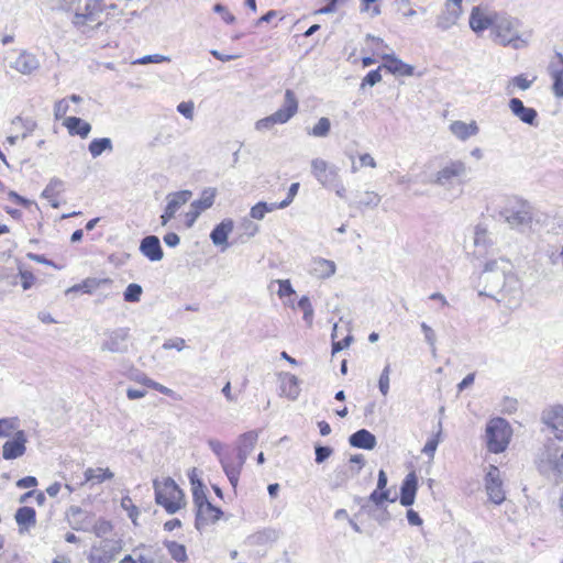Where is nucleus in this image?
<instances>
[{
	"label": "nucleus",
	"instance_id": "13d9d810",
	"mask_svg": "<svg viewBox=\"0 0 563 563\" xmlns=\"http://www.w3.org/2000/svg\"><path fill=\"white\" fill-rule=\"evenodd\" d=\"M267 213V202L260 201L251 208L250 216L256 220H263Z\"/></svg>",
	"mask_w": 563,
	"mask_h": 563
},
{
	"label": "nucleus",
	"instance_id": "a18cd8bd",
	"mask_svg": "<svg viewBox=\"0 0 563 563\" xmlns=\"http://www.w3.org/2000/svg\"><path fill=\"white\" fill-rule=\"evenodd\" d=\"M441 433H442L441 422H439V431L431 439H429L427 441V443L424 444V446L422 449V453H424L426 455H428L430 457H433V455L437 451V448L440 443Z\"/></svg>",
	"mask_w": 563,
	"mask_h": 563
},
{
	"label": "nucleus",
	"instance_id": "423d86ee",
	"mask_svg": "<svg viewBox=\"0 0 563 563\" xmlns=\"http://www.w3.org/2000/svg\"><path fill=\"white\" fill-rule=\"evenodd\" d=\"M511 428L504 418H493L486 424V444L489 452H504L511 438Z\"/></svg>",
	"mask_w": 563,
	"mask_h": 563
},
{
	"label": "nucleus",
	"instance_id": "6e6d98bb",
	"mask_svg": "<svg viewBox=\"0 0 563 563\" xmlns=\"http://www.w3.org/2000/svg\"><path fill=\"white\" fill-rule=\"evenodd\" d=\"M53 10L57 11H74L76 0H49Z\"/></svg>",
	"mask_w": 563,
	"mask_h": 563
},
{
	"label": "nucleus",
	"instance_id": "c9c22d12",
	"mask_svg": "<svg viewBox=\"0 0 563 563\" xmlns=\"http://www.w3.org/2000/svg\"><path fill=\"white\" fill-rule=\"evenodd\" d=\"M474 244L476 249H483L484 251L488 245L492 244L490 235L485 227L478 224L474 231ZM481 254V250L477 251Z\"/></svg>",
	"mask_w": 563,
	"mask_h": 563
},
{
	"label": "nucleus",
	"instance_id": "b1692460",
	"mask_svg": "<svg viewBox=\"0 0 563 563\" xmlns=\"http://www.w3.org/2000/svg\"><path fill=\"white\" fill-rule=\"evenodd\" d=\"M234 227L233 220L231 219H224L219 224H217L211 233H210V240L212 243L217 246L224 245L222 251H224L229 244H228V236L232 232Z\"/></svg>",
	"mask_w": 563,
	"mask_h": 563
},
{
	"label": "nucleus",
	"instance_id": "864d4df0",
	"mask_svg": "<svg viewBox=\"0 0 563 563\" xmlns=\"http://www.w3.org/2000/svg\"><path fill=\"white\" fill-rule=\"evenodd\" d=\"M389 374H390V365L387 364L383 372L380 373L379 379H378V388L379 391L386 396L389 391Z\"/></svg>",
	"mask_w": 563,
	"mask_h": 563
},
{
	"label": "nucleus",
	"instance_id": "9d476101",
	"mask_svg": "<svg viewBox=\"0 0 563 563\" xmlns=\"http://www.w3.org/2000/svg\"><path fill=\"white\" fill-rule=\"evenodd\" d=\"M103 0H76L73 24L81 27L90 22H96L103 11Z\"/></svg>",
	"mask_w": 563,
	"mask_h": 563
},
{
	"label": "nucleus",
	"instance_id": "de8ad7c7",
	"mask_svg": "<svg viewBox=\"0 0 563 563\" xmlns=\"http://www.w3.org/2000/svg\"><path fill=\"white\" fill-rule=\"evenodd\" d=\"M380 202V196L375 191H365L358 200V207H377Z\"/></svg>",
	"mask_w": 563,
	"mask_h": 563
},
{
	"label": "nucleus",
	"instance_id": "f8f14e48",
	"mask_svg": "<svg viewBox=\"0 0 563 563\" xmlns=\"http://www.w3.org/2000/svg\"><path fill=\"white\" fill-rule=\"evenodd\" d=\"M121 551L119 541L104 538L99 544H93L88 556L89 563H111Z\"/></svg>",
	"mask_w": 563,
	"mask_h": 563
},
{
	"label": "nucleus",
	"instance_id": "6e6552de",
	"mask_svg": "<svg viewBox=\"0 0 563 563\" xmlns=\"http://www.w3.org/2000/svg\"><path fill=\"white\" fill-rule=\"evenodd\" d=\"M468 174L466 164L461 159H451L435 174L433 184L441 187H450L465 181Z\"/></svg>",
	"mask_w": 563,
	"mask_h": 563
},
{
	"label": "nucleus",
	"instance_id": "0eeeda50",
	"mask_svg": "<svg viewBox=\"0 0 563 563\" xmlns=\"http://www.w3.org/2000/svg\"><path fill=\"white\" fill-rule=\"evenodd\" d=\"M298 111V99L290 89L285 91V100L282 108L273 114L263 118L255 123L257 131L271 130L275 124L287 123Z\"/></svg>",
	"mask_w": 563,
	"mask_h": 563
},
{
	"label": "nucleus",
	"instance_id": "603ef678",
	"mask_svg": "<svg viewBox=\"0 0 563 563\" xmlns=\"http://www.w3.org/2000/svg\"><path fill=\"white\" fill-rule=\"evenodd\" d=\"M121 507L125 509L129 514L131 520L136 523V518L140 515L137 507L133 504L132 499L129 496H125L121 499Z\"/></svg>",
	"mask_w": 563,
	"mask_h": 563
},
{
	"label": "nucleus",
	"instance_id": "6ab92c4d",
	"mask_svg": "<svg viewBox=\"0 0 563 563\" xmlns=\"http://www.w3.org/2000/svg\"><path fill=\"white\" fill-rule=\"evenodd\" d=\"M196 510L195 526L198 530L203 529L208 525L217 522L223 515V511L219 507L212 505L210 501Z\"/></svg>",
	"mask_w": 563,
	"mask_h": 563
},
{
	"label": "nucleus",
	"instance_id": "09e8293b",
	"mask_svg": "<svg viewBox=\"0 0 563 563\" xmlns=\"http://www.w3.org/2000/svg\"><path fill=\"white\" fill-rule=\"evenodd\" d=\"M552 80V90L554 96L558 98H563V68H561V70L553 71Z\"/></svg>",
	"mask_w": 563,
	"mask_h": 563
},
{
	"label": "nucleus",
	"instance_id": "aec40b11",
	"mask_svg": "<svg viewBox=\"0 0 563 563\" xmlns=\"http://www.w3.org/2000/svg\"><path fill=\"white\" fill-rule=\"evenodd\" d=\"M508 106L511 113L522 123L532 126L538 125V112L536 109L526 107L519 98H511Z\"/></svg>",
	"mask_w": 563,
	"mask_h": 563
},
{
	"label": "nucleus",
	"instance_id": "5fc2aeb1",
	"mask_svg": "<svg viewBox=\"0 0 563 563\" xmlns=\"http://www.w3.org/2000/svg\"><path fill=\"white\" fill-rule=\"evenodd\" d=\"M380 80H382L380 67H378L377 69L371 70L367 73V75L363 78L361 88H364L365 86L373 87Z\"/></svg>",
	"mask_w": 563,
	"mask_h": 563
},
{
	"label": "nucleus",
	"instance_id": "dca6fc26",
	"mask_svg": "<svg viewBox=\"0 0 563 563\" xmlns=\"http://www.w3.org/2000/svg\"><path fill=\"white\" fill-rule=\"evenodd\" d=\"M26 435L23 430L14 433L12 440L7 441L2 446V456L4 460H14L22 456L26 451Z\"/></svg>",
	"mask_w": 563,
	"mask_h": 563
},
{
	"label": "nucleus",
	"instance_id": "1a4fd4ad",
	"mask_svg": "<svg viewBox=\"0 0 563 563\" xmlns=\"http://www.w3.org/2000/svg\"><path fill=\"white\" fill-rule=\"evenodd\" d=\"M489 36L494 43L503 46L510 45L519 38L514 20L498 12L495 16Z\"/></svg>",
	"mask_w": 563,
	"mask_h": 563
},
{
	"label": "nucleus",
	"instance_id": "e2e57ef3",
	"mask_svg": "<svg viewBox=\"0 0 563 563\" xmlns=\"http://www.w3.org/2000/svg\"><path fill=\"white\" fill-rule=\"evenodd\" d=\"M19 275L21 277L22 288L24 290L30 289L34 285L35 277H34V275L31 272L22 269L20 267L19 268Z\"/></svg>",
	"mask_w": 563,
	"mask_h": 563
},
{
	"label": "nucleus",
	"instance_id": "bf43d9fd",
	"mask_svg": "<svg viewBox=\"0 0 563 563\" xmlns=\"http://www.w3.org/2000/svg\"><path fill=\"white\" fill-rule=\"evenodd\" d=\"M137 380L141 382L142 384H144L145 386L151 387L164 395H169V393L172 391L169 388L161 385L159 383L154 382L153 379H151L146 376H143L142 378H139Z\"/></svg>",
	"mask_w": 563,
	"mask_h": 563
},
{
	"label": "nucleus",
	"instance_id": "37998d69",
	"mask_svg": "<svg viewBox=\"0 0 563 563\" xmlns=\"http://www.w3.org/2000/svg\"><path fill=\"white\" fill-rule=\"evenodd\" d=\"M143 292L142 287L139 284H130L123 292V298L126 302H139Z\"/></svg>",
	"mask_w": 563,
	"mask_h": 563
},
{
	"label": "nucleus",
	"instance_id": "3c124183",
	"mask_svg": "<svg viewBox=\"0 0 563 563\" xmlns=\"http://www.w3.org/2000/svg\"><path fill=\"white\" fill-rule=\"evenodd\" d=\"M111 283L110 279H96V278H87L81 284L82 292L91 294L95 289H97L101 284Z\"/></svg>",
	"mask_w": 563,
	"mask_h": 563
},
{
	"label": "nucleus",
	"instance_id": "f704fd0d",
	"mask_svg": "<svg viewBox=\"0 0 563 563\" xmlns=\"http://www.w3.org/2000/svg\"><path fill=\"white\" fill-rule=\"evenodd\" d=\"M85 482L96 481L97 483H102L107 479L113 478L114 474L109 468H87L84 473Z\"/></svg>",
	"mask_w": 563,
	"mask_h": 563
},
{
	"label": "nucleus",
	"instance_id": "774afa93",
	"mask_svg": "<svg viewBox=\"0 0 563 563\" xmlns=\"http://www.w3.org/2000/svg\"><path fill=\"white\" fill-rule=\"evenodd\" d=\"M194 108L195 107L191 101H183L177 106V111L181 113L186 119H192Z\"/></svg>",
	"mask_w": 563,
	"mask_h": 563
},
{
	"label": "nucleus",
	"instance_id": "a19ab883",
	"mask_svg": "<svg viewBox=\"0 0 563 563\" xmlns=\"http://www.w3.org/2000/svg\"><path fill=\"white\" fill-rule=\"evenodd\" d=\"M298 308L303 312V320L308 325L312 324L313 321V308L310 299L307 296H302L298 301Z\"/></svg>",
	"mask_w": 563,
	"mask_h": 563
},
{
	"label": "nucleus",
	"instance_id": "2eb2a0df",
	"mask_svg": "<svg viewBox=\"0 0 563 563\" xmlns=\"http://www.w3.org/2000/svg\"><path fill=\"white\" fill-rule=\"evenodd\" d=\"M311 173L324 187L335 183L339 176L338 167L329 166V164L321 158H314L311 161Z\"/></svg>",
	"mask_w": 563,
	"mask_h": 563
},
{
	"label": "nucleus",
	"instance_id": "052dcab7",
	"mask_svg": "<svg viewBox=\"0 0 563 563\" xmlns=\"http://www.w3.org/2000/svg\"><path fill=\"white\" fill-rule=\"evenodd\" d=\"M213 11L216 13L221 14L223 21L228 24H232L235 21V16L232 13H230L227 7L222 3H216L213 5Z\"/></svg>",
	"mask_w": 563,
	"mask_h": 563
},
{
	"label": "nucleus",
	"instance_id": "473e14b6",
	"mask_svg": "<svg viewBox=\"0 0 563 563\" xmlns=\"http://www.w3.org/2000/svg\"><path fill=\"white\" fill-rule=\"evenodd\" d=\"M216 195L217 190L214 188H206L202 190L200 198L192 201L190 205L202 212L212 207Z\"/></svg>",
	"mask_w": 563,
	"mask_h": 563
},
{
	"label": "nucleus",
	"instance_id": "9b49d317",
	"mask_svg": "<svg viewBox=\"0 0 563 563\" xmlns=\"http://www.w3.org/2000/svg\"><path fill=\"white\" fill-rule=\"evenodd\" d=\"M106 339L103 340L100 350L102 352H110L117 354H124L129 351L130 329L117 328L104 332Z\"/></svg>",
	"mask_w": 563,
	"mask_h": 563
},
{
	"label": "nucleus",
	"instance_id": "69168bd1",
	"mask_svg": "<svg viewBox=\"0 0 563 563\" xmlns=\"http://www.w3.org/2000/svg\"><path fill=\"white\" fill-rule=\"evenodd\" d=\"M186 346V341L183 338H175L166 340L163 344L164 350L176 349L177 351H183Z\"/></svg>",
	"mask_w": 563,
	"mask_h": 563
},
{
	"label": "nucleus",
	"instance_id": "cd10ccee",
	"mask_svg": "<svg viewBox=\"0 0 563 563\" xmlns=\"http://www.w3.org/2000/svg\"><path fill=\"white\" fill-rule=\"evenodd\" d=\"M64 125L67 128L70 135H79L82 139H86L91 131L90 123L78 117L66 118Z\"/></svg>",
	"mask_w": 563,
	"mask_h": 563
},
{
	"label": "nucleus",
	"instance_id": "bb28decb",
	"mask_svg": "<svg viewBox=\"0 0 563 563\" xmlns=\"http://www.w3.org/2000/svg\"><path fill=\"white\" fill-rule=\"evenodd\" d=\"M336 265L333 261L325 258H316L312 262L310 273L317 278H329L335 274Z\"/></svg>",
	"mask_w": 563,
	"mask_h": 563
},
{
	"label": "nucleus",
	"instance_id": "338daca9",
	"mask_svg": "<svg viewBox=\"0 0 563 563\" xmlns=\"http://www.w3.org/2000/svg\"><path fill=\"white\" fill-rule=\"evenodd\" d=\"M68 109H69V106H68L67 99H62V100L57 101L54 106L55 118L57 120L64 118L65 114L67 113Z\"/></svg>",
	"mask_w": 563,
	"mask_h": 563
},
{
	"label": "nucleus",
	"instance_id": "7c9ffc66",
	"mask_svg": "<svg viewBox=\"0 0 563 563\" xmlns=\"http://www.w3.org/2000/svg\"><path fill=\"white\" fill-rule=\"evenodd\" d=\"M15 521L20 527H24L25 529L34 526L36 522V512L34 508L29 506L20 507L15 512Z\"/></svg>",
	"mask_w": 563,
	"mask_h": 563
},
{
	"label": "nucleus",
	"instance_id": "f3484780",
	"mask_svg": "<svg viewBox=\"0 0 563 563\" xmlns=\"http://www.w3.org/2000/svg\"><path fill=\"white\" fill-rule=\"evenodd\" d=\"M497 12H489L481 7H474L470 15V27L475 33L492 29Z\"/></svg>",
	"mask_w": 563,
	"mask_h": 563
},
{
	"label": "nucleus",
	"instance_id": "4468645a",
	"mask_svg": "<svg viewBox=\"0 0 563 563\" xmlns=\"http://www.w3.org/2000/svg\"><path fill=\"white\" fill-rule=\"evenodd\" d=\"M93 515L79 506H70L66 511V519L71 529L76 531H90Z\"/></svg>",
	"mask_w": 563,
	"mask_h": 563
},
{
	"label": "nucleus",
	"instance_id": "c85d7f7f",
	"mask_svg": "<svg viewBox=\"0 0 563 563\" xmlns=\"http://www.w3.org/2000/svg\"><path fill=\"white\" fill-rule=\"evenodd\" d=\"M460 15L461 12H457L456 9L445 7V9L437 16L435 26L441 31H448L456 24Z\"/></svg>",
	"mask_w": 563,
	"mask_h": 563
},
{
	"label": "nucleus",
	"instance_id": "e433bc0d",
	"mask_svg": "<svg viewBox=\"0 0 563 563\" xmlns=\"http://www.w3.org/2000/svg\"><path fill=\"white\" fill-rule=\"evenodd\" d=\"M165 547L168 550L169 555L178 563H183L187 560L186 547L176 541H165Z\"/></svg>",
	"mask_w": 563,
	"mask_h": 563
},
{
	"label": "nucleus",
	"instance_id": "20e7f679",
	"mask_svg": "<svg viewBox=\"0 0 563 563\" xmlns=\"http://www.w3.org/2000/svg\"><path fill=\"white\" fill-rule=\"evenodd\" d=\"M499 217L511 229L523 232L531 227L532 207L517 197L508 198L499 211Z\"/></svg>",
	"mask_w": 563,
	"mask_h": 563
},
{
	"label": "nucleus",
	"instance_id": "5701e85b",
	"mask_svg": "<svg viewBox=\"0 0 563 563\" xmlns=\"http://www.w3.org/2000/svg\"><path fill=\"white\" fill-rule=\"evenodd\" d=\"M382 58L385 60L383 67L389 73L398 76H412L413 66L406 64L394 54H384Z\"/></svg>",
	"mask_w": 563,
	"mask_h": 563
},
{
	"label": "nucleus",
	"instance_id": "39448f33",
	"mask_svg": "<svg viewBox=\"0 0 563 563\" xmlns=\"http://www.w3.org/2000/svg\"><path fill=\"white\" fill-rule=\"evenodd\" d=\"M155 501L164 507L167 514L173 515L185 506V495L175 481L165 477L163 481L154 479Z\"/></svg>",
	"mask_w": 563,
	"mask_h": 563
},
{
	"label": "nucleus",
	"instance_id": "f03ea898",
	"mask_svg": "<svg viewBox=\"0 0 563 563\" xmlns=\"http://www.w3.org/2000/svg\"><path fill=\"white\" fill-rule=\"evenodd\" d=\"M258 440V431L252 430L241 434L238 439V455L236 463L229 461L228 459H221V466L231 483L235 488L239 483L240 474L245 464L247 456L254 450Z\"/></svg>",
	"mask_w": 563,
	"mask_h": 563
},
{
	"label": "nucleus",
	"instance_id": "ddd939ff",
	"mask_svg": "<svg viewBox=\"0 0 563 563\" xmlns=\"http://www.w3.org/2000/svg\"><path fill=\"white\" fill-rule=\"evenodd\" d=\"M485 489L489 500L495 505H500L506 499V494L503 488V481L500 478V471L494 465H489L488 472L485 476Z\"/></svg>",
	"mask_w": 563,
	"mask_h": 563
},
{
	"label": "nucleus",
	"instance_id": "0e129e2a",
	"mask_svg": "<svg viewBox=\"0 0 563 563\" xmlns=\"http://www.w3.org/2000/svg\"><path fill=\"white\" fill-rule=\"evenodd\" d=\"M534 79L536 78L530 80L525 75H518L511 79L510 84L518 87L521 90H527L531 87Z\"/></svg>",
	"mask_w": 563,
	"mask_h": 563
},
{
	"label": "nucleus",
	"instance_id": "393cba45",
	"mask_svg": "<svg viewBox=\"0 0 563 563\" xmlns=\"http://www.w3.org/2000/svg\"><path fill=\"white\" fill-rule=\"evenodd\" d=\"M349 443L353 448L373 450L377 444V440L368 430L360 429L350 435Z\"/></svg>",
	"mask_w": 563,
	"mask_h": 563
},
{
	"label": "nucleus",
	"instance_id": "4c0bfd02",
	"mask_svg": "<svg viewBox=\"0 0 563 563\" xmlns=\"http://www.w3.org/2000/svg\"><path fill=\"white\" fill-rule=\"evenodd\" d=\"M393 5L396 13L404 20L417 14V10L412 8L410 0H395Z\"/></svg>",
	"mask_w": 563,
	"mask_h": 563
},
{
	"label": "nucleus",
	"instance_id": "72a5a7b5",
	"mask_svg": "<svg viewBox=\"0 0 563 563\" xmlns=\"http://www.w3.org/2000/svg\"><path fill=\"white\" fill-rule=\"evenodd\" d=\"M93 158L100 156L103 152L113 150L112 141L109 137L93 139L88 146Z\"/></svg>",
	"mask_w": 563,
	"mask_h": 563
},
{
	"label": "nucleus",
	"instance_id": "8fccbe9b",
	"mask_svg": "<svg viewBox=\"0 0 563 563\" xmlns=\"http://www.w3.org/2000/svg\"><path fill=\"white\" fill-rule=\"evenodd\" d=\"M332 453H333V449L331 446L317 444L314 446L316 463H318V464L323 463L332 455Z\"/></svg>",
	"mask_w": 563,
	"mask_h": 563
},
{
	"label": "nucleus",
	"instance_id": "a211bd4d",
	"mask_svg": "<svg viewBox=\"0 0 563 563\" xmlns=\"http://www.w3.org/2000/svg\"><path fill=\"white\" fill-rule=\"evenodd\" d=\"M542 422L551 429L556 440L563 441V407L555 406L543 411Z\"/></svg>",
	"mask_w": 563,
	"mask_h": 563
},
{
	"label": "nucleus",
	"instance_id": "c03bdc74",
	"mask_svg": "<svg viewBox=\"0 0 563 563\" xmlns=\"http://www.w3.org/2000/svg\"><path fill=\"white\" fill-rule=\"evenodd\" d=\"M331 128V122L328 118H320L317 124L312 128L310 134L316 137H325Z\"/></svg>",
	"mask_w": 563,
	"mask_h": 563
},
{
	"label": "nucleus",
	"instance_id": "680f3d73",
	"mask_svg": "<svg viewBox=\"0 0 563 563\" xmlns=\"http://www.w3.org/2000/svg\"><path fill=\"white\" fill-rule=\"evenodd\" d=\"M369 500L376 506H380L384 501L389 500V490L375 489L369 495Z\"/></svg>",
	"mask_w": 563,
	"mask_h": 563
},
{
	"label": "nucleus",
	"instance_id": "4d7b16f0",
	"mask_svg": "<svg viewBox=\"0 0 563 563\" xmlns=\"http://www.w3.org/2000/svg\"><path fill=\"white\" fill-rule=\"evenodd\" d=\"M16 418H1L0 419V437H8L10 431L15 429Z\"/></svg>",
	"mask_w": 563,
	"mask_h": 563
},
{
	"label": "nucleus",
	"instance_id": "49530a36",
	"mask_svg": "<svg viewBox=\"0 0 563 563\" xmlns=\"http://www.w3.org/2000/svg\"><path fill=\"white\" fill-rule=\"evenodd\" d=\"M137 561L139 563H169L159 549L155 550L153 554H140Z\"/></svg>",
	"mask_w": 563,
	"mask_h": 563
},
{
	"label": "nucleus",
	"instance_id": "ea45409f",
	"mask_svg": "<svg viewBox=\"0 0 563 563\" xmlns=\"http://www.w3.org/2000/svg\"><path fill=\"white\" fill-rule=\"evenodd\" d=\"M111 530L112 525L110 523V521L102 518L95 521V517L92 518V527L90 531H92L98 538L106 537L108 533L111 532Z\"/></svg>",
	"mask_w": 563,
	"mask_h": 563
},
{
	"label": "nucleus",
	"instance_id": "7ed1b4c3",
	"mask_svg": "<svg viewBox=\"0 0 563 563\" xmlns=\"http://www.w3.org/2000/svg\"><path fill=\"white\" fill-rule=\"evenodd\" d=\"M539 472L547 476H553L559 482L563 475V451L554 439H548L539 450L536 457Z\"/></svg>",
	"mask_w": 563,
	"mask_h": 563
},
{
	"label": "nucleus",
	"instance_id": "79ce46f5",
	"mask_svg": "<svg viewBox=\"0 0 563 563\" xmlns=\"http://www.w3.org/2000/svg\"><path fill=\"white\" fill-rule=\"evenodd\" d=\"M63 180L59 178H52L45 189L42 192V197L45 199L54 198L63 188Z\"/></svg>",
	"mask_w": 563,
	"mask_h": 563
},
{
	"label": "nucleus",
	"instance_id": "412c9836",
	"mask_svg": "<svg viewBox=\"0 0 563 563\" xmlns=\"http://www.w3.org/2000/svg\"><path fill=\"white\" fill-rule=\"evenodd\" d=\"M140 252L151 262H158L164 257L161 241L156 235H147L141 240Z\"/></svg>",
	"mask_w": 563,
	"mask_h": 563
},
{
	"label": "nucleus",
	"instance_id": "58836bf2",
	"mask_svg": "<svg viewBox=\"0 0 563 563\" xmlns=\"http://www.w3.org/2000/svg\"><path fill=\"white\" fill-rule=\"evenodd\" d=\"M192 499L196 509L209 501L202 481H192Z\"/></svg>",
	"mask_w": 563,
	"mask_h": 563
},
{
	"label": "nucleus",
	"instance_id": "c756f323",
	"mask_svg": "<svg viewBox=\"0 0 563 563\" xmlns=\"http://www.w3.org/2000/svg\"><path fill=\"white\" fill-rule=\"evenodd\" d=\"M38 66L37 58L32 54H21L15 60V68L24 75L33 73Z\"/></svg>",
	"mask_w": 563,
	"mask_h": 563
},
{
	"label": "nucleus",
	"instance_id": "f257e3e1",
	"mask_svg": "<svg viewBox=\"0 0 563 563\" xmlns=\"http://www.w3.org/2000/svg\"><path fill=\"white\" fill-rule=\"evenodd\" d=\"M479 296H486L504 303L509 309L520 306L521 283L514 272V264L506 257L488 261L479 277Z\"/></svg>",
	"mask_w": 563,
	"mask_h": 563
},
{
	"label": "nucleus",
	"instance_id": "4be33fe9",
	"mask_svg": "<svg viewBox=\"0 0 563 563\" xmlns=\"http://www.w3.org/2000/svg\"><path fill=\"white\" fill-rule=\"evenodd\" d=\"M418 489V478L415 472L406 475L400 486V504L404 507L413 505Z\"/></svg>",
	"mask_w": 563,
	"mask_h": 563
},
{
	"label": "nucleus",
	"instance_id": "2f4dec72",
	"mask_svg": "<svg viewBox=\"0 0 563 563\" xmlns=\"http://www.w3.org/2000/svg\"><path fill=\"white\" fill-rule=\"evenodd\" d=\"M192 196L190 190H180L167 196V207L175 213L184 206Z\"/></svg>",
	"mask_w": 563,
	"mask_h": 563
},
{
	"label": "nucleus",
	"instance_id": "a878e982",
	"mask_svg": "<svg viewBox=\"0 0 563 563\" xmlns=\"http://www.w3.org/2000/svg\"><path fill=\"white\" fill-rule=\"evenodd\" d=\"M451 133L456 136L461 141H466L471 136H474L478 133L479 129L475 121L471 123H465L463 121H453L450 124Z\"/></svg>",
	"mask_w": 563,
	"mask_h": 563
}]
</instances>
